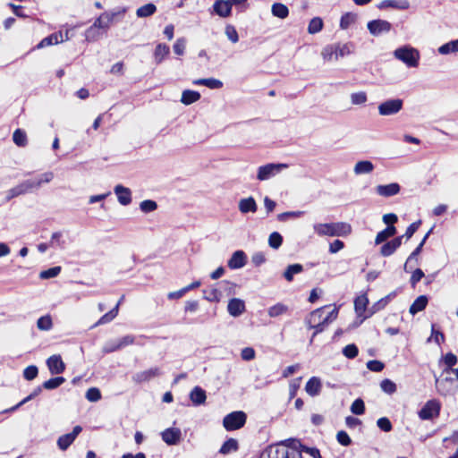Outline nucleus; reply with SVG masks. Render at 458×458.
Wrapping results in <instances>:
<instances>
[{
  "instance_id": "obj_1",
  "label": "nucleus",
  "mask_w": 458,
  "mask_h": 458,
  "mask_svg": "<svg viewBox=\"0 0 458 458\" xmlns=\"http://www.w3.org/2000/svg\"><path fill=\"white\" fill-rule=\"evenodd\" d=\"M313 230L318 236L344 237L352 233V226L345 222L317 223L313 225Z\"/></svg>"
},
{
  "instance_id": "obj_2",
  "label": "nucleus",
  "mask_w": 458,
  "mask_h": 458,
  "mask_svg": "<svg viewBox=\"0 0 458 458\" xmlns=\"http://www.w3.org/2000/svg\"><path fill=\"white\" fill-rule=\"evenodd\" d=\"M442 378H436V387L441 395H450L458 390V369H445Z\"/></svg>"
},
{
  "instance_id": "obj_3",
  "label": "nucleus",
  "mask_w": 458,
  "mask_h": 458,
  "mask_svg": "<svg viewBox=\"0 0 458 458\" xmlns=\"http://www.w3.org/2000/svg\"><path fill=\"white\" fill-rule=\"evenodd\" d=\"M393 55L409 68H417L419 66L420 59V51L410 45L397 47L393 52Z\"/></svg>"
},
{
  "instance_id": "obj_4",
  "label": "nucleus",
  "mask_w": 458,
  "mask_h": 458,
  "mask_svg": "<svg viewBox=\"0 0 458 458\" xmlns=\"http://www.w3.org/2000/svg\"><path fill=\"white\" fill-rule=\"evenodd\" d=\"M247 415L242 411H233L223 420V426L227 431L239 429L246 423Z\"/></svg>"
},
{
  "instance_id": "obj_5",
  "label": "nucleus",
  "mask_w": 458,
  "mask_h": 458,
  "mask_svg": "<svg viewBox=\"0 0 458 458\" xmlns=\"http://www.w3.org/2000/svg\"><path fill=\"white\" fill-rule=\"evenodd\" d=\"M403 101L400 98L387 99L378 105L377 109L380 115L388 116L400 112L403 108Z\"/></svg>"
},
{
  "instance_id": "obj_6",
  "label": "nucleus",
  "mask_w": 458,
  "mask_h": 458,
  "mask_svg": "<svg viewBox=\"0 0 458 458\" xmlns=\"http://www.w3.org/2000/svg\"><path fill=\"white\" fill-rule=\"evenodd\" d=\"M288 167L286 164H267L265 165L259 166L258 169L257 178L259 181H266L269 178L275 176L279 174L283 169Z\"/></svg>"
},
{
  "instance_id": "obj_7",
  "label": "nucleus",
  "mask_w": 458,
  "mask_h": 458,
  "mask_svg": "<svg viewBox=\"0 0 458 458\" xmlns=\"http://www.w3.org/2000/svg\"><path fill=\"white\" fill-rule=\"evenodd\" d=\"M367 29L372 36L378 37L388 33L392 30V24L386 20L377 19L369 21L367 23Z\"/></svg>"
},
{
  "instance_id": "obj_8",
  "label": "nucleus",
  "mask_w": 458,
  "mask_h": 458,
  "mask_svg": "<svg viewBox=\"0 0 458 458\" xmlns=\"http://www.w3.org/2000/svg\"><path fill=\"white\" fill-rule=\"evenodd\" d=\"M440 403L435 399L428 401L419 411V417L421 420H431L437 417L440 412Z\"/></svg>"
},
{
  "instance_id": "obj_9",
  "label": "nucleus",
  "mask_w": 458,
  "mask_h": 458,
  "mask_svg": "<svg viewBox=\"0 0 458 458\" xmlns=\"http://www.w3.org/2000/svg\"><path fill=\"white\" fill-rule=\"evenodd\" d=\"M162 375V371L158 367L150 368L144 371H140L135 373L132 376V380L137 383L140 384L143 382H148L151 380L152 378L157 377Z\"/></svg>"
},
{
  "instance_id": "obj_10",
  "label": "nucleus",
  "mask_w": 458,
  "mask_h": 458,
  "mask_svg": "<svg viewBox=\"0 0 458 458\" xmlns=\"http://www.w3.org/2000/svg\"><path fill=\"white\" fill-rule=\"evenodd\" d=\"M126 12V9L123 8L121 12H117V13H103L102 14H100V16L98 18H97L94 21V23L92 24L96 29L99 30V29H108L109 28V25L110 23L114 21V17L117 15V14H123L124 13Z\"/></svg>"
},
{
  "instance_id": "obj_11",
  "label": "nucleus",
  "mask_w": 458,
  "mask_h": 458,
  "mask_svg": "<svg viewBox=\"0 0 458 458\" xmlns=\"http://www.w3.org/2000/svg\"><path fill=\"white\" fill-rule=\"evenodd\" d=\"M81 430L82 428L81 426H75L71 433L59 437L57 439L58 447L63 451L66 450L73 443Z\"/></svg>"
},
{
  "instance_id": "obj_12",
  "label": "nucleus",
  "mask_w": 458,
  "mask_h": 458,
  "mask_svg": "<svg viewBox=\"0 0 458 458\" xmlns=\"http://www.w3.org/2000/svg\"><path fill=\"white\" fill-rule=\"evenodd\" d=\"M162 440L168 445H177L182 437L181 429L178 428H169L161 433Z\"/></svg>"
},
{
  "instance_id": "obj_13",
  "label": "nucleus",
  "mask_w": 458,
  "mask_h": 458,
  "mask_svg": "<svg viewBox=\"0 0 458 458\" xmlns=\"http://www.w3.org/2000/svg\"><path fill=\"white\" fill-rule=\"evenodd\" d=\"M247 263V255L243 250H236L227 262V266L231 269H240Z\"/></svg>"
},
{
  "instance_id": "obj_14",
  "label": "nucleus",
  "mask_w": 458,
  "mask_h": 458,
  "mask_svg": "<svg viewBox=\"0 0 458 458\" xmlns=\"http://www.w3.org/2000/svg\"><path fill=\"white\" fill-rule=\"evenodd\" d=\"M47 364L51 374H61L65 369V364L62 360L60 355H52L47 360Z\"/></svg>"
},
{
  "instance_id": "obj_15",
  "label": "nucleus",
  "mask_w": 458,
  "mask_h": 458,
  "mask_svg": "<svg viewBox=\"0 0 458 458\" xmlns=\"http://www.w3.org/2000/svg\"><path fill=\"white\" fill-rule=\"evenodd\" d=\"M114 191L121 205L127 206L131 202V191L129 188L118 184L114 187Z\"/></svg>"
},
{
  "instance_id": "obj_16",
  "label": "nucleus",
  "mask_w": 458,
  "mask_h": 458,
  "mask_svg": "<svg viewBox=\"0 0 458 458\" xmlns=\"http://www.w3.org/2000/svg\"><path fill=\"white\" fill-rule=\"evenodd\" d=\"M403 236H398L390 242L384 243L380 249V254L383 257L391 256L402 244Z\"/></svg>"
},
{
  "instance_id": "obj_17",
  "label": "nucleus",
  "mask_w": 458,
  "mask_h": 458,
  "mask_svg": "<svg viewBox=\"0 0 458 458\" xmlns=\"http://www.w3.org/2000/svg\"><path fill=\"white\" fill-rule=\"evenodd\" d=\"M228 313L233 317H239L245 311V303L242 300L233 298L227 305Z\"/></svg>"
},
{
  "instance_id": "obj_18",
  "label": "nucleus",
  "mask_w": 458,
  "mask_h": 458,
  "mask_svg": "<svg viewBox=\"0 0 458 458\" xmlns=\"http://www.w3.org/2000/svg\"><path fill=\"white\" fill-rule=\"evenodd\" d=\"M327 308V306H324L310 312L305 320L306 324L308 326H314L317 324H327V322H324V313Z\"/></svg>"
},
{
  "instance_id": "obj_19",
  "label": "nucleus",
  "mask_w": 458,
  "mask_h": 458,
  "mask_svg": "<svg viewBox=\"0 0 458 458\" xmlns=\"http://www.w3.org/2000/svg\"><path fill=\"white\" fill-rule=\"evenodd\" d=\"M400 185L396 182L389 183L386 185H377L376 191L378 195L383 197H391L396 195L400 191Z\"/></svg>"
},
{
  "instance_id": "obj_20",
  "label": "nucleus",
  "mask_w": 458,
  "mask_h": 458,
  "mask_svg": "<svg viewBox=\"0 0 458 458\" xmlns=\"http://www.w3.org/2000/svg\"><path fill=\"white\" fill-rule=\"evenodd\" d=\"M410 7V2L408 0H384L382 1L378 8H394L397 10H407Z\"/></svg>"
},
{
  "instance_id": "obj_21",
  "label": "nucleus",
  "mask_w": 458,
  "mask_h": 458,
  "mask_svg": "<svg viewBox=\"0 0 458 458\" xmlns=\"http://www.w3.org/2000/svg\"><path fill=\"white\" fill-rule=\"evenodd\" d=\"M431 233V230L428 232V233L424 236L420 243L417 246V248L411 253V255L408 257L405 264H404V270L406 272L411 271V265L413 261L417 262V256L420 253L423 245L425 244L429 233Z\"/></svg>"
},
{
  "instance_id": "obj_22",
  "label": "nucleus",
  "mask_w": 458,
  "mask_h": 458,
  "mask_svg": "<svg viewBox=\"0 0 458 458\" xmlns=\"http://www.w3.org/2000/svg\"><path fill=\"white\" fill-rule=\"evenodd\" d=\"M322 388L321 380L317 377L309 379L305 386V391L310 396L318 395Z\"/></svg>"
},
{
  "instance_id": "obj_23",
  "label": "nucleus",
  "mask_w": 458,
  "mask_h": 458,
  "mask_svg": "<svg viewBox=\"0 0 458 458\" xmlns=\"http://www.w3.org/2000/svg\"><path fill=\"white\" fill-rule=\"evenodd\" d=\"M190 399L195 406L204 404L207 399L206 391L200 386H195L190 393Z\"/></svg>"
},
{
  "instance_id": "obj_24",
  "label": "nucleus",
  "mask_w": 458,
  "mask_h": 458,
  "mask_svg": "<svg viewBox=\"0 0 458 458\" xmlns=\"http://www.w3.org/2000/svg\"><path fill=\"white\" fill-rule=\"evenodd\" d=\"M213 7L216 13L220 17H228L231 14L232 5L227 0H217Z\"/></svg>"
},
{
  "instance_id": "obj_25",
  "label": "nucleus",
  "mask_w": 458,
  "mask_h": 458,
  "mask_svg": "<svg viewBox=\"0 0 458 458\" xmlns=\"http://www.w3.org/2000/svg\"><path fill=\"white\" fill-rule=\"evenodd\" d=\"M271 448L272 458H296L295 456H291L288 450L278 443L276 445H269ZM297 458H301V454H297Z\"/></svg>"
},
{
  "instance_id": "obj_26",
  "label": "nucleus",
  "mask_w": 458,
  "mask_h": 458,
  "mask_svg": "<svg viewBox=\"0 0 458 458\" xmlns=\"http://www.w3.org/2000/svg\"><path fill=\"white\" fill-rule=\"evenodd\" d=\"M238 208L242 214H246L249 212L255 213L258 209L257 203L252 197L242 199L239 201Z\"/></svg>"
},
{
  "instance_id": "obj_27",
  "label": "nucleus",
  "mask_w": 458,
  "mask_h": 458,
  "mask_svg": "<svg viewBox=\"0 0 458 458\" xmlns=\"http://www.w3.org/2000/svg\"><path fill=\"white\" fill-rule=\"evenodd\" d=\"M373 170L374 165L369 160L357 162L353 168V172L356 175L370 174Z\"/></svg>"
},
{
  "instance_id": "obj_28",
  "label": "nucleus",
  "mask_w": 458,
  "mask_h": 458,
  "mask_svg": "<svg viewBox=\"0 0 458 458\" xmlns=\"http://www.w3.org/2000/svg\"><path fill=\"white\" fill-rule=\"evenodd\" d=\"M63 35L61 32L53 33L48 37L44 38L37 46L38 48H43L46 47H49L55 44H58L59 42H63Z\"/></svg>"
},
{
  "instance_id": "obj_29",
  "label": "nucleus",
  "mask_w": 458,
  "mask_h": 458,
  "mask_svg": "<svg viewBox=\"0 0 458 458\" xmlns=\"http://www.w3.org/2000/svg\"><path fill=\"white\" fill-rule=\"evenodd\" d=\"M170 48L167 45L159 43L157 45L154 51V59L157 64L162 63V61L169 55Z\"/></svg>"
},
{
  "instance_id": "obj_30",
  "label": "nucleus",
  "mask_w": 458,
  "mask_h": 458,
  "mask_svg": "<svg viewBox=\"0 0 458 458\" xmlns=\"http://www.w3.org/2000/svg\"><path fill=\"white\" fill-rule=\"evenodd\" d=\"M428 304V298L425 295H420L412 302V304L410 306V313L411 315H415L418 312L425 310Z\"/></svg>"
},
{
  "instance_id": "obj_31",
  "label": "nucleus",
  "mask_w": 458,
  "mask_h": 458,
  "mask_svg": "<svg viewBox=\"0 0 458 458\" xmlns=\"http://www.w3.org/2000/svg\"><path fill=\"white\" fill-rule=\"evenodd\" d=\"M437 52L443 55L458 53V38L440 46Z\"/></svg>"
},
{
  "instance_id": "obj_32",
  "label": "nucleus",
  "mask_w": 458,
  "mask_h": 458,
  "mask_svg": "<svg viewBox=\"0 0 458 458\" xmlns=\"http://www.w3.org/2000/svg\"><path fill=\"white\" fill-rule=\"evenodd\" d=\"M396 233V227L394 225H389L386 229L382 230L381 232L377 233L375 243L380 244L384 242H386L388 238L394 236Z\"/></svg>"
},
{
  "instance_id": "obj_33",
  "label": "nucleus",
  "mask_w": 458,
  "mask_h": 458,
  "mask_svg": "<svg viewBox=\"0 0 458 458\" xmlns=\"http://www.w3.org/2000/svg\"><path fill=\"white\" fill-rule=\"evenodd\" d=\"M369 304V300L366 295L358 296L354 301V308L357 315L359 317L363 316L367 311V306Z\"/></svg>"
},
{
  "instance_id": "obj_34",
  "label": "nucleus",
  "mask_w": 458,
  "mask_h": 458,
  "mask_svg": "<svg viewBox=\"0 0 458 458\" xmlns=\"http://www.w3.org/2000/svg\"><path fill=\"white\" fill-rule=\"evenodd\" d=\"M303 271V267L301 264H292L289 265L284 270L283 276L288 282H292L293 280L294 275L300 274Z\"/></svg>"
},
{
  "instance_id": "obj_35",
  "label": "nucleus",
  "mask_w": 458,
  "mask_h": 458,
  "mask_svg": "<svg viewBox=\"0 0 458 458\" xmlns=\"http://www.w3.org/2000/svg\"><path fill=\"white\" fill-rule=\"evenodd\" d=\"M193 83L196 85H203L212 89H217L223 87V82L214 78L198 79L194 81Z\"/></svg>"
},
{
  "instance_id": "obj_36",
  "label": "nucleus",
  "mask_w": 458,
  "mask_h": 458,
  "mask_svg": "<svg viewBox=\"0 0 458 458\" xmlns=\"http://www.w3.org/2000/svg\"><path fill=\"white\" fill-rule=\"evenodd\" d=\"M200 98V94L198 91L185 89L182 91L181 101L184 105H191Z\"/></svg>"
},
{
  "instance_id": "obj_37",
  "label": "nucleus",
  "mask_w": 458,
  "mask_h": 458,
  "mask_svg": "<svg viewBox=\"0 0 458 458\" xmlns=\"http://www.w3.org/2000/svg\"><path fill=\"white\" fill-rule=\"evenodd\" d=\"M156 11L157 6L154 4L149 3L139 7L136 11V15L139 18H146L153 15L156 13Z\"/></svg>"
},
{
  "instance_id": "obj_38",
  "label": "nucleus",
  "mask_w": 458,
  "mask_h": 458,
  "mask_svg": "<svg viewBox=\"0 0 458 458\" xmlns=\"http://www.w3.org/2000/svg\"><path fill=\"white\" fill-rule=\"evenodd\" d=\"M335 45V60H337L339 57H344L348 55H350L352 51V45L350 43L345 44H334Z\"/></svg>"
},
{
  "instance_id": "obj_39",
  "label": "nucleus",
  "mask_w": 458,
  "mask_h": 458,
  "mask_svg": "<svg viewBox=\"0 0 458 458\" xmlns=\"http://www.w3.org/2000/svg\"><path fill=\"white\" fill-rule=\"evenodd\" d=\"M271 12L274 16L278 17L280 19H284L289 14V10L287 6L280 3L274 4L272 5Z\"/></svg>"
},
{
  "instance_id": "obj_40",
  "label": "nucleus",
  "mask_w": 458,
  "mask_h": 458,
  "mask_svg": "<svg viewBox=\"0 0 458 458\" xmlns=\"http://www.w3.org/2000/svg\"><path fill=\"white\" fill-rule=\"evenodd\" d=\"M288 310V307L283 303H276V305L270 307L267 310V313L269 317L271 318H276L279 317L284 313H286Z\"/></svg>"
},
{
  "instance_id": "obj_41",
  "label": "nucleus",
  "mask_w": 458,
  "mask_h": 458,
  "mask_svg": "<svg viewBox=\"0 0 458 458\" xmlns=\"http://www.w3.org/2000/svg\"><path fill=\"white\" fill-rule=\"evenodd\" d=\"M280 444L283 445V447H284L286 449L291 448L293 450H296V451H300V452L302 451V447L304 446V445H302L301 443V441L296 438H288L284 441H281Z\"/></svg>"
},
{
  "instance_id": "obj_42",
  "label": "nucleus",
  "mask_w": 458,
  "mask_h": 458,
  "mask_svg": "<svg viewBox=\"0 0 458 458\" xmlns=\"http://www.w3.org/2000/svg\"><path fill=\"white\" fill-rule=\"evenodd\" d=\"M13 142L19 147H25L27 145L26 132L21 129L14 131L13 134Z\"/></svg>"
},
{
  "instance_id": "obj_43",
  "label": "nucleus",
  "mask_w": 458,
  "mask_h": 458,
  "mask_svg": "<svg viewBox=\"0 0 458 458\" xmlns=\"http://www.w3.org/2000/svg\"><path fill=\"white\" fill-rule=\"evenodd\" d=\"M65 382V378L64 377H52L47 381H45L42 385V386L45 389L52 390L59 387L63 383Z\"/></svg>"
},
{
  "instance_id": "obj_44",
  "label": "nucleus",
  "mask_w": 458,
  "mask_h": 458,
  "mask_svg": "<svg viewBox=\"0 0 458 458\" xmlns=\"http://www.w3.org/2000/svg\"><path fill=\"white\" fill-rule=\"evenodd\" d=\"M351 103L354 106L364 105L367 100V93L364 91L353 92L350 96Z\"/></svg>"
},
{
  "instance_id": "obj_45",
  "label": "nucleus",
  "mask_w": 458,
  "mask_h": 458,
  "mask_svg": "<svg viewBox=\"0 0 458 458\" xmlns=\"http://www.w3.org/2000/svg\"><path fill=\"white\" fill-rule=\"evenodd\" d=\"M323 28V21L319 17H315L310 20L308 26V32L310 34H316Z\"/></svg>"
},
{
  "instance_id": "obj_46",
  "label": "nucleus",
  "mask_w": 458,
  "mask_h": 458,
  "mask_svg": "<svg viewBox=\"0 0 458 458\" xmlns=\"http://www.w3.org/2000/svg\"><path fill=\"white\" fill-rule=\"evenodd\" d=\"M37 327L39 330L48 331L53 327L52 318L49 315L40 317L37 321Z\"/></svg>"
},
{
  "instance_id": "obj_47",
  "label": "nucleus",
  "mask_w": 458,
  "mask_h": 458,
  "mask_svg": "<svg viewBox=\"0 0 458 458\" xmlns=\"http://www.w3.org/2000/svg\"><path fill=\"white\" fill-rule=\"evenodd\" d=\"M237 449H238V442L233 438H229L223 444L219 452L221 454H225L232 451H236Z\"/></svg>"
},
{
  "instance_id": "obj_48",
  "label": "nucleus",
  "mask_w": 458,
  "mask_h": 458,
  "mask_svg": "<svg viewBox=\"0 0 458 458\" xmlns=\"http://www.w3.org/2000/svg\"><path fill=\"white\" fill-rule=\"evenodd\" d=\"M203 293L205 294L204 298L208 301L218 302V301H220V300L222 298L221 291H219L216 288H212L208 292L204 290Z\"/></svg>"
},
{
  "instance_id": "obj_49",
  "label": "nucleus",
  "mask_w": 458,
  "mask_h": 458,
  "mask_svg": "<svg viewBox=\"0 0 458 458\" xmlns=\"http://www.w3.org/2000/svg\"><path fill=\"white\" fill-rule=\"evenodd\" d=\"M283 243V237L282 235L277 233L274 232L272 233L268 237V245L275 250H277Z\"/></svg>"
},
{
  "instance_id": "obj_50",
  "label": "nucleus",
  "mask_w": 458,
  "mask_h": 458,
  "mask_svg": "<svg viewBox=\"0 0 458 458\" xmlns=\"http://www.w3.org/2000/svg\"><path fill=\"white\" fill-rule=\"evenodd\" d=\"M61 269L62 268L59 266L50 267L47 270L41 271L39 274V277L41 279H49V278L55 277L60 274Z\"/></svg>"
},
{
  "instance_id": "obj_51",
  "label": "nucleus",
  "mask_w": 458,
  "mask_h": 458,
  "mask_svg": "<svg viewBox=\"0 0 458 458\" xmlns=\"http://www.w3.org/2000/svg\"><path fill=\"white\" fill-rule=\"evenodd\" d=\"M356 20V15L352 13H346L341 17L340 20V27L343 30H346L349 28L351 24H352Z\"/></svg>"
},
{
  "instance_id": "obj_52",
  "label": "nucleus",
  "mask_w": 458,
  "mask_h": 458,
  "mask_svg": "<svg viewBox=\"0 0 458 458\" xmlns=\"http://www.w3.org/2000/svg\"><path fill=\"white\" fill-rule=\"evenodd\" d=\"M51 247H58L60 249H64L65 246V242L63 240V234L61 232H55L52 234L50 240Z\"/></svg>"
},
{
  "instance_id": "obj_53",
  "label": "nucleus",
  "mask_w": 458,
  "mask_h": 458,
  "mask_svg": "<svg viewBox=\"0 0 458 458\" xmlns=\"http://www.w3.org/2000/svg\"><path fill=\"white\" fill-rule=\"evenodd\" d=\"M140 208L143 213H149L157 208V204L152 199H146L140 203Z\"/></svg>"
},
{
  "instance_id": "obj_54",
  "label": "nucleus",
  "mask_w": 458,
  "mask_h": 458,
  "mask_svg": "<svg viewBox=\"0 0 458 458\" xmlns=\"http://www.w3.org/2000/svg\"><path fill=\"white\" fill-rule=\"evenodd\" d=\"M304 211H287L281 213L277 216V219L281 222H284L289 218H299L304 215Z\"/></svg>"
},
{
  "instance_id": "obj_55",
  "label": "nucleus",
  "mask_w": 458,
  "mask_h": 458,
  "mask_svg": "<svg viewBox=\"0 0 458 458\" xmlns=\"http://www.w3.org/2000/svg\"><path fill=\"white\" fill-rule=\"evenodd\" d=\"M351 411L356 415H361L365 411V404L362 399H356L351 406Z\"/></svg>"
},
{
  "instance_id": "obj_56",
  "label": "nucleus",
  "mask_w": 458,
  "mask_h": 458,
  "mask_svg": "<svg viewBox=\"0 0 458 458\" xmlns=\"http://www.w3.org/2000/svg\"><path fill=\"white\" fill-rule=\"evenodd\" d=\"M321 55L325 61H331L332 59H335V45H327L326 46L321 52Z\"/></svg>"
},
{
  "instance_id": "obj_57",
  "label": "nucleus",
  "mask_w": 458,
  "mask_h": 458,
  "mask_svg": "<svg viewBox=\"0 0 458 458\" xmlns=\"http://www.w3.org/2000/svg\"><path fill=\"white\" fill-rule=\"evenodd\" d=\"M380 387L383 392L392 394L396 391V385L390 379H384L380 383Z\"/></svg>"
},
{
  "instance_id": "obj_58",
  "label": "nucleus",
  "mask_w": 458,
  "mask_h": 458,
  "mask_svg": "<svg viewBox=\"0 0 458 458\" xmlns=\"http://www.w3.org/2000/svg\"><path fill=\"white\" fill-rule=\"evenodd\" d=\"M85 397L89 402H98L101 399L100 390L97 387H90L86 392Z\"/></svg>"
},
{
  "instance_id": "obj_59",
  "label": "nucleus",
  "mask_w": 458,
  "mask_h": 458,
  "mask_svg": "<svg viewBox=\"0 0 458 458\" xmlns=\"http://www.w3.org/2000/svg\"><path fill=\"white\" fill-rule=\"evenodd\" d=\"M358 353V347L354 344H348L343 349V354L348 359H354Z\"/></svg>"
},
{
  "instance_id": "obj_60",
  "label": "nucleus",
  "mask_w": 458,
  "mask_h": 458,
  "mask_svg": "<svg viewBox=\"0 0 458 458\" xmlns=\"http://www.w3.org/2000/svg\"><path fill=\"white\" fill-rule=\"evenodd\" d=\"M186 47V39L184 38H179L174 44V52L178 55H182Z\"/></svg>"
},
{
  "instance_id": "obj_61",
  "label": "nucleus",
  "mask_w": 458,
  "mask_h": 458,
  "mask_svg": "<svg viewBox=\"0 0 458 458\" xmlns=\"http://www.w3.org/2000/svg\"><path fill=\"white\" fill-rule=\"evenodd\" d=\"M99 31L93 25L88 28L85 31V38L87 41H96L99 38Z\"/></svg>"
},
{
  "instance_id": "obj_62",
  "label": "nucleus",
  "mask_w": 458,
  "mask_h": 458,
  "mask_svg": "<svg viewBox=\"0 0 458 458\" xmlns=\"http://www.w3.org/2000/svg\"><path fill=\"white\" fill-rule=\"evenodd\" d=\"M377 426L384 432H390L393 428L390 420L386 417L379 418L377 420Z\"/></svg>"
},
{
  "instance_id": "obj_63",
  "label": "nucleus",
  "mask_w": 458,
  "mask_h": 458,
  "mask_svg": "<svg viewBox=\"0 0 458 458\" xmlns=\"http://www.w3.org/2000/svg\"><path fill=\"white\" fill-rule=\"evenodd\" d=\"M38 374V367L35 365L28 366L23 370V377L27 380H33Z\"/></svg>"
},
{
  "instance_id": "obj_64",
  "label": "nucleus",
  "mask_w": 458,
  "mask_h": 458,
  "mask_svg": "<svg viewBox=\"0 0 458 458\" xmlns=\"http://www.w3.org/2000/svg\"><path fill=\"white\" fill-rule=\"evenodd\" d=\"M121 348H120V345L118 344L117 339H115V340H109L103 346V352L110 353V352H116V351H118Z\"/></svg>"
}]
</instances>
